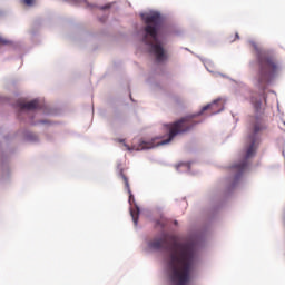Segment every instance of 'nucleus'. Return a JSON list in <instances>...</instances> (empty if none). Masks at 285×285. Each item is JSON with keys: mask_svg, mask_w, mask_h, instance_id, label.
Returning <instances> with one entry per match:
<instances>
[{"mask_svg": "<svg viewBox=\"0 0 285 285\" xmlns=\"http://www.w3.org/2000/svg\"><path fill=\"white\" fill-rule=\"evenodd\" d=\"M153 250H167L169 253V277L175 285H186L190 282V272L195 264V246L191 243H170L168 234L149 242Z\"/></svg>", "mask_w": 285, "mask_h": 285, "instance_id": "obj_1", "label": "nucleus"}, {"mask_svg": "<svg viewBox=\"0 0 285 285\" xmlns=\"http://www.w3.org/2000/svg\"><path fill=\"white\" fill-rule=\"evenodd\" d=\"M217 101L215 100L212 104H208L202 108V110L197 114H193L189 116H185L174 124L168 125L169 129V136L168 139L161 140L163 137H155L151 140H142L139 144V149L140 150H150V148H157L158 146H166V144H170L177 135H184L186 132H190L199 121L195 120L197 117H202L206 110H212V115L217 114L218 111H215V108H217Z\"/></svg>", "mask_w": 285, "mask_h": 285, "instance_id": "obj_2", "label": "nucleus"}, {"mask_svg": "<svg viewBox=\"0 0 285 285\" xmlns=\"http://www.w3.org/2000/svg\"><path fill=\"white\" fill-rule=\"evenodd\" d=\"M142 21L146 23L144 28L145 36L142 37V43L148 47L150 55L156 57V61H158V63L166 61L168 56L166 55V50H164V45L159 41V32L164 24L161 14L158 12L142 14Z\"/></svg>", "mask_w": 285, "mask_h": 285, "instance_id": "obj_3", "label": "nucleus"}, {"mask_svg": "<svg viewBox=\"0 0 285 285\" xmlns=\"http://www.w3.org/2000/svg\"><path fill=\"white\" fill-rule=\"evenodd\" d=\"M256 61L258 66L256 81L259 88H266V86L271 83V80L277 77L279 72V61L272 51L256 49Z\"/></svg>", "mask_w": 285, "mask_h": 285, "instance_id": "obj_4", "label": "nucleus"}, {"mask_svg": "<svg viewBox=\"0 0 285 285\" xmlns=\"http://www.w3.org/2000/svg\"><path fill=\"white\" fill-rule=\"evenodd\" d=\"M264 129V125L258 120L254 127L252 135L248 137V145L246 147V154L243 160L232 167L233 173L235 174V179H239L242 175H246L250 170V158L255 157L257 153V146L259 145V132Z\"/></svg>", "mask_w": 285, "mask_h": 285, "instance_id": "obj_5", "label": "nucleus"}, {"mask_svg": "<svg viewBox=\"0 0 285 285\" xmlns=\"http://www.w3.org/2000/svg\"><path fill=\"white\" fill-rule=\"evenodd\" d=\"M20 112H23V110H37L39 108V101L38 100H31L29 102L20 104Z\"/></svg>", "mask_w": 285, "mask_h": 285, "instance_id": "obj_6", "label": "nucleus"}, {"mask_svg": "<svg viewBox=\"0 0 285 285\" xmlns=\"http://www.w3.org/2000/svg\"><path fill=\"white\" fill-rule=\"evenodd\" d=\"M176 170L178 173H190V163H179L176 165Z\"/></svg>", "mask_w": 285, "mask_h": 285, "instance_id": "obj_7", "label": "nucleus"}, {"mask_svg": "<svg viewBox=\"0 0 285 285\" xmlns=\"http://www.w3.org/2000/svg\"><path fill=\"white\" fill-rule=\"evenodd\" d=\"M250 101H252L256 112H259V110H262V98H257V97L253 96Z\"/></svg>", "mask_w": 285, "mask_h": 285, "instance_id": "obj_8", "label": "nucleus"}, {"mask_svg": "<svg viewBox=\"0 0 285 285\" xmlns=\"http://www.w3.org/2000/svg\"><path fill=\"white\" fill-rule=\"evenodd\" d=\"M125 186L129 195V204H132V202H135V196H132V191L130 190V183H128V180H125Z\"/></svg>", "mask_w": 285, "mask_h": 285, "instance_id": "obj_9", "label": "nucleus"}, {"mask_svg": "<svg viewBox=\"0 0 285 285\" xmlns=\"http://www.w3.org/2000/svg\"><path fill=\"white\" fill-rule=\"evenodd\" d=\"M130 215L132 217L135 226H137V222H139V207H137L136 210H131Z\"/></svg>", "mask_w": 285, "mask_h": 285, "instance_id": "obj_10", "label": "nucleus"}, {"mask_svg": "<svg viewBox=\"0 0 285 285\" xmlns=\"http://www.w3.org/2000/svg\"><path fill=\"white\" fill-rule=\"evenodd\" d=\"M26 6H32L35 0H22Z\"/></svg>", "mask_w": 285, "mask_h": 285, "instance_id": "obj_11", "label": "nucleus"}, {"mask_svg": "<svg viewBox=\"0 0 285 285\" xmlns=\"http://www.w3.org/2000/svg\"><path fill=\"white\" fill-rule=\"evenodd\" d=\"M0 43L2 45V46H8V43H10L8 40H6V39H3V38H1L0 37Z\"/></svg>", "mask_w": 285, "mask_h": 285, "instance_id": "obj_12", "label": "nucleus"}, {"mask_svg": "<svg viewBox=\"0 0 285 285\" xmlns=\"http://www.w3.org/2000/svg\"><path fill=\"white\" fill-rule=\"evenodd\" d=\"M120 176L122 179H126V175H124V171H120Z\"/></svg>", "mask_w": 285, "mask_h": 285, "instance_id": "obj_13", "label": "nucleus"}, {"mask_svg": "<svg viewBox=\"0 0 285 285\" xmlns=\"http://www.w3.org/2000/svg\"><path fill=\"white\" fill-rule=\"evenodd\" d=\"M108 8H110V6H105L101 8V10H108Z\"/></svg>", "mask_w": 285, "mask_h": 285, "instance_id": "obj_14", "label": "nucleus"}, {"mask_svg": "<svg viewBox=\"0 0 285 285\" xmlns=\"http://www.w3.org/2000/svg\"><path fill=\"white\" fill-rule=\"evenodd\" d=\"M40 124H48L47 120H40Z\"/></svg>", "mask_w": 285, "mask_h": 285, "instance_id": "obj_15", "label": "nucleus"}, {"mask_svg": "<svg viewBox=\"0 0 285 285\" xmlns=\"http://www.w3.org/2000/svg\"><path fill=\"white\" fill-rule=\"evenodd\" d=\"M236 39H239V33H236Z\"/></svg>", "mask_w": 285, "mask_h": 285, "instance_id": "obj_16", "label": "nucleus"}]
</instances>
